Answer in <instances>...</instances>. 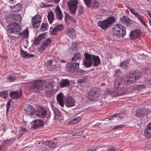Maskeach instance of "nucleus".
<instances>
[{
    "label": "nucleus",
    "instance_id": "nucleus-1",
    "mask_svg": "<svg viewBox=\"0 0 151 151\" xmlns=\"http://www.w3.org/2000/svg\"><path fill=\"white\" fill-rule=\"evenodd\" d=\"M6 20L9 23L7 26V31L10 34H19L22 29L19 24L22 21L20 14L15 13L9 14L7 16Z\"/></svg>",
    "mask_w": 151,
    "mask_h": 151
},
{
    "label": "nucleus",
    "instance_id": "nucleus-2",
    "mask_svg": "<svg viewBox=\"0 0 151 151\" xmlns=\"http://www.w3.org/2000/svg\"><path fill=\"white\" fill-rule=\"evenodd\" d=\"M85 59L83 60V64L85 66L89 68L93 64L94 67H97L101 63V60L98 56L90 55L85 52L84 54Z\"/></svg>",
    "mask_w": 151,
    "mask_h": 151
},
{
    "label": "nucleus",
    "instance_id": "nucleus-3",
    "mask_svg": "<svg viewBox=\"0 0 151 151\" xmlns=\"http://www.w3.org/2000/svg\"><path fill=\"white\" fill-rule=\"evenodd\" d=\"M113 34L115 37L122 38L126 35V31L125 27L120 24H115L113 27Z\"/></svg>",
    "mask_w": 151,
    "mask_h": 151
},
{
    "label": "nucleus",
    "instance_id": "nucleus-4",
    "mask_svg": "<svg viewBox=\"0 0 151 151\" xmlns=\"http://www.w3.org/2000/svg\"><path fill=\"white\" fill-rule=\"evenodd\" d=\"M115 19L113 17H109L106 19L98 22V25L102 29L106 30L111 26L112 24L114 23Z\"/></svg>",
    "mask_w": 151,
    "mask_h": 151
},
{
    "label": "nucleus",
    "instance_id": "nucleus-5",
    "mask_svg": "<svg viewBox=\"0 0 151 151\" xmlns=\"http://www.w3.org/2000/svg\"><path fill=\"white\" fill-rule=\"evenodd\" d=\"M42 83L41 80H36L32 82L30 85V89L32 92L37 93H42L43 90Z\"/></svg>",
    "mask_w": 151,
    "mask_h": 151
},
{
    "label": "nucleus",
    "instance_id": "nucleus-6",
    "mask_svg": "<svg viewBox=\"0 0 151 151\" xmlns=\"http://www.w3.org/2000/svg\"><path fill=\"white\" fill-rule=\"evenodd\" d=\"M100 95L99 89L97 88L94 87L89 92L87 98L91 101H96L99 99Z\"/></svg>",
    "mask_w": 151,
    "mask_h": 151
},
{
    "label": "nucleus",
    "instance_id": "nucleus-7",
    "mask_svg": "<svg viewBox=\"0 0 151 151\" xmlns=\"http://www.w3.org/2000/svg\"><path fill=\"white\" fill-rule=\"evenodd\" d=\"M141 76V73L138 70L131 71L129 74L127 80L128 83H133L139 79Z\"/></svg>",
    "mask_w": 151,
    "mask_h": 151
},
{
    "label": "nucleus",
    "instance_id": "nucleus-8",
    "mask_svg": "<svg viewBox=\"0 0 151 151\" xmlns=\"http://www.w3.org/2000/svg\"><path fill=\"white\" fill-rule=\"evenodd\" d=\"M135 90V86H131L127 87V88L123 87L120 88L116 92V95L117 96L124 95L126 93H132Z\"/></svg>",
    "mask_w": 151,
    "mask_h": 151
},
{
    "label": "nucleus",
    "instance_id": "nucleus-9",
    "mask_svg": "<svg viewBox=\"0 0 151 151\" xmlns=\"http://www.w3.org/2000/svg\"><path fill=\"white\" fill-rule=\"evenodd\" d=\"M79 63L78 62H72L69 63L66 67V70L70 73L76 72L79 66Z\"/></svg>",
    "mask_w": 151,
    "mask_h": 151
},
{
    "label": "nucleus",
    "instance_id": "nucleus-10",
    "mask_svg": "<svg viewBox=\"0 0 151 151\" xmlns=\"http://www.w3.org/2000/svg\"><path fill=\"white\" fill-rule=\"evenodd\" d=\"M78 1L77 0H70L67 2V4L70 12L73 15L76 13L77 8Z\"/></svg>",
    "mask_w": 151,
    "mask_h": 151
},
{
    "label": "nucleus",
    "instance_id": "nucleus-11",
    "mask_svg": "<svg viewBox=\"0 0 151 151\" xmlns=\"http://www.w3.org/2000/svg\"><path fill=\"white\" fill-rule=\"evenodd\" d=\"M42 17L39 15H35L32 18V26L35 28H37L41 22Z\"/></svg>",
    "mask_w": 151,
    "mask_h": 151
},
{
    "label": "nucleus",
    "instance_id": "nucleus-12",
    "mask_svg": "<svg viewBox=\"0 0 151 151\" xmlns=\"http://www.w3.org/2000/svg\"><path fill=\"white\" fill-rule=\"evenodd\" d=\"M24 110L26 114L30 115L31 118L34 117V114L35 113V111L32 106L30 105H27Z\"/></svg>",
    "mask_w": 151,
    "mask_h": 151
},
{
    "label": "nucleus",
    "instance_id": "nucleus-13",
    "mask_svg": "<svg viewBox=\"0 0 151 151\" xmlns=\"http://www.w3.org/2000/svg\"><path fill=\"white\" fill-rule=\"evenodd\" d=\"M142 31L139 29H135L131 31L129 35V37L131 39H135L139 36L141 35L142 33Z\"/></svg>",
    "mask_w": 151,
    "mask_h": 151
},
{
    "label": "nucleus",
    "instance_id": "nucleus-14",
    "mask_svg": "<svg viewBox=\"0 0 151 151\" xmlns=\"http://www.w3.org/2000/svg\"><path fill=\"white\" fill-rule=\"evenodd\" d=\"M44 125L43 121L41 119L35 120L32 122L31 127L33 129H36L39 127Z\"/></svg>",
    "mask_w": 151,
    "mask_h": 151
},
{
    "label": "nucleus",
    "instance_id": "nucleus-15",
    "mask_svg": "<svg viewBox=\"0 0 151 151\" xmlns=\"http://www.w3.org/2000/svg\"><path fill=\"white\" fill-rule=\"evenodd\" d=\"M40 118H44L47 115V111L44 108H42L35 112V114Z\"/></svg>",
    "mask_w": 151,
    "mask_h": 151
},
{
    "label": "nucleus",
    "instance_id": "nucleus-16",
    "mask_svg": "<svg viewBox=\"0 0 151 151\" xmlns=\"http://www.w3.org/2000/svg\"><path fill=\"white\" fill-rule=\"evenodd\" d=\"M144 135L147 139L151 137V123L148 124L144 129Z\"/></svg>",
    "mask_w": 151,
    "mask_h": 151
},
{
    "label": "nucleus",
    "instance_id": "nucleus-17",
    "mask_svg": "<svg viewBox=\"0 0 151 151\" xmlns=\"http://www.w3.org/2000/svg\"><path fill=\"white\" fill-rule=\"evenodd\" d=\"M65 105L66 107L69 108L75 105V101L71 96H68L66 99Z\"/></svg>",
    "mask_w": 151,
    "mask_h": 151
},
{
    "label": "nucleus",
    "instance_id": "nucleus-18",
    "mask_svg": "<svg viewBox=\"0 0 151 151\" xmlns=\"http://www.w3.org/2000/svg\"><path fill=\"white\" fill-rule=\"evenodd\" d=\"M55 12L57 19L60 20H62L63 17V14L58 6H57L56 7L55 9Z\"/></svg>",
    "mask_w": 151,
    "mask_h": 151
},
{
    "label": "nucleus",
    "instance_id": "nucleus-19",
    "mask_svg": "<svg viewBox=\"0 0 151 151\" xmlns=\"http://www.w3.org/2000/svg\"><path fill=\"white\" fill-rule=\"evenodd\" d=\"M43 90L42 93L44 92L48 96L52 95V88L50 85L46 86H45L42 85Z\"/></svg>",
    "mask_w": 151,
    "mask_h": 151
},
{
    "label": "nucleus",
    "instance_id": "nucleus-20",
    "mask_svg": "<svg viewBox=\"0 0 151 151\" xmlns=\"http://www.w3.org/2000/svg\"><path fill=\"white\" fill-rule=\"evenodd\" d=\"M63 28V26L62 24H59L55 26L52 31V34L53 35H56L58 32L61 31Z\"/></svg>",
    "mask_w": 151,
    "mask_h": 151
},
{
    "label": "nucleus",
    "instance_id": "nucleus-21",
    "mask_svg": "<svg viewBox=\"0 0 151 151\" xmlns=\"http://www.w3.org/2000/svg\"><path fill=\"white\" fill-rule=\"evenodd\" d=\"M9 96L12 99H17L20 98L21 96V92L17 91H11L9 94Z\"/></svg>",
    "mask_w": 151,
    "mask_h": 151
},
{
    "label": "nucleus",
    "instance_id": "nucleus-22",
    "mask_svg": "<svg viewBox=\"0 0 151 151\" xmlns=\"http://www.w3.org/2000/svg\"><path fill=\"white\" fill-rule=\"evenodd\" d=\"M122 78L119 76L117 77L114 82V88L117 90L122 84Z\"/></svg>",
    "mask_w": 151,
    "mask_h": 151
},
{
    "label": "nucleus",
    "instance_id": "nucleus-23",
    "mask_svg": "<svg viewBox=\"0 0 151 151\" xmlns=\"http://www.w3.org/2000/svg\"><path fill=\"white\" fill-rule=\"evenodd\" d=\"M51 43V40L49 38H47L46 40L43 41V43L41 45L40 50L42 51H43Z\"/></svg>",
    "mask_w": 151,
    "mask_h": 151
},
{
    "label": "nucleus",
    "instance_id": "nucleus-24",
    "mask_svg": "<svg viewBox=\"0 0 151 151\" xmlns=\"http://www.w3.org/2000/svg\"><path fill=\"white\" fill-rule=\"evenodd\" d=\"M63 93H60L57 95L56 98L58 103L62 107L64 105L63 100Z\"/></svg>",
    "mask_w": 151,
    "mask_h": 151
},
{
    "label": "nucleus",
    "instance_id": "nucleus-25",
    "mask_svg": "<svg viewBox=\"0 0 151 151\" xmlns=\"http://www.w3.org/2000/svg\"><path fill=\"white\" fill-rule=\"evenodd\" d=\"M146 115L147 112L145 109H139L136 111L135 115L138 117H140Z\"/></svg>",
    "mask_w": 151,
    "mask_h": 151
},
{
    "label": "nucleus",
    "instance_id": "nucleus-26",
    "mask_svg": "<svg viewBox=\"0 0 151 151\" xmlns=\"http://www.w3.org/2000/svg\"><path fill=\"white\" fill-rule=\"evenodd\" d=\"M81 57L82 55L80 53V52L77 51L71 58L72 61L74 62H78L77 61L81 60Z\"/></svg>",
    "mask_w": 151,
    "mask_h": 151
},
{
    "label": "nucleus",
    "instance_id": "nucleus-27",
    "mask_svg": "<svg viewBox=\"0 0 151 151\" xmlns=\"http://www.w3.org/2000/svg\"><path fill=\"white\" fill-rule=\"evenodd\" d=\"M43 143L52 149H54L57 146V144L52 141H46L43 142Z\"/></svg>",
    "mask_w": 151,
    "mask_h": 151
},
{
    "label": "nucleus",
    "instance_id": "nucleus-28",
    "mask_svg": "<svg viewBox=\"0 0 151 151\" xmlns=\"http://www.w3.org/2000/svg\"><path fill=\"white\" fill-rule=\"evenodd\" d=\"M60 84L61 88L68 87L70 84L69 81L67 79H62L60 82Z\"/></svg>",
    "mask_w": 151,
    "mask_h": 151
},
{
    "label": "nucleus",
    "instance_id": "nucleus-29",
    "mask_svg": "<svg viewBox=\"0 0 151 151\" xmlns=\"http://www.w3.org/2000/svg\"><path fill=\"white\" fill-rule=\"evenodd\" d=\"M66 34L72 39H73L76 35L74 30L72 28H69L67 29Z\"/></svg>",
    "mask_w": 151,
    "mask_h": 151
},
{
    "label": "nucleus",
    "instance_id": "nucleus-30",
    "mask_svg": "<svg viewBox=\"0 0 151 151\" xmlns=\"http://www.w3.org/2000/svg\"><path fill=\"white\" fill-rule=\"evenodd\" d=\"M120 20L127 26H129L132 24L131 20L126 16H123L120 19Z\"/></svg>",
    "mask_w": 151,
    "mask_h": 151
},
{
    "label": "nucleus",
    "instance_id": "nucleus-31",
    "mask_svg": "<svg viewBox=\"0 0 151 151\" xmlns=\"http://www.w3.org/2000/svg\"><path fill=\"white\" fill-rule=\"evenodd\" d=\"M52 109L55 114L54 118L55 119H58L61 116V113L57 109V108L55 107H52Z\"/></svg>",
    "mask_w": 151,
    "mask_h": 151
},
{
    "label": "nucleus",
    "instance_id": "nucleus-32",
    "mask_svg": "<svg viewBox=\"0 0 151 151\" xmlns=\"http://www.w3.org/2000/svg\"><path fill=\"white\" fill-rule=\"evenodd\" d=\"M45 35L43 34L40 35H39L35 40L34 43L36 45H38L40 43V41L44 39Z\"/></svg>",
    "mask_w": 151,
    "mask_h": 151
},
{
    "label": "nucleus",
    "instance_id": "nucleus-33",
    "mask_svg": "<svg viewBox=\"0 0 151 151\" xmlns=\"http://www.w3.org/2000/svg\"><path fill=\"white\" fill-rule=\"evenodd\" d=\"M20 52L22 56L24 58H30L34 56V55L27 53L26 51L23 50L22 48L21 49Z\"/></svg>",
    "mask_w": 151,
    "mask_h": 151
},
{
    "label": "nucleus",
    "instance_id": "nucleus-34",
    "mask_svg": "<svg viewBox=\"0 0 151 151\" xmlns=\"http://www.w3.org/2000/svg\"><path fill=\"white\" fill-rule=\"evenodd\" d=\"M54 13L52 11L49 12L47 18L50 24H52L53 22L54 19Z\"/></svg>",
    "mask_w": 151,
    "mask_h": 151
},
{
    "label": "nucleus",
    "instance_id": "nucleus-35",
    "mask_svg": "<svg viewBox=\"0 0 151 151\" xmlns=\"http://www.w3.org/2000/svg\"><path fill=\"white\" fill-rule=\"evenodd\" d=\"M129 63L128 60H124L121 63L119 66L124 69H126L127 68Z\"/></svg>",
    "mask_w": 151,
    "mask_h": 151
},
{
    "label": "nucleus",
    "instance_id": "nucleus-36",
    "mask_svg": "<svg viewBox=\"0 0 151 151\" xmlns=\"http://www.w3.org/2000/svg\"><path fill=\"white\" fill-rule=\"evenodd\" d=\"M19 35L22 36L23 38H27L29 36V32L28 30H26L23 31L22 32H19Z\"/></svg>",
    "mask_w": 151,
    "mask_h": 151
},
{
    "label": "nucleus",
    "instance_id": "nucleus-37",
    "mask_svg": "<svg viewBox=\"0 0 151 151\" xmlns=\"http://www.w3.org/2000/svg\"><path fill=\"white\" fill-rule=\"evenodd\" d=\"M81 119L80 116H77L71 120L70 122V124H74L78 123Z\"/></svg>",
    "mask_w": 151,
    "mask_h": 151
},
{
    "label": "nucleus",
    "instance_id": "nucleus-38",
    "mask_svg": "<svg viewBox=\"0 0 151 151\" xmlns=\"http://www.w3.org/2000/svg\"><path fill=\"white\" fill-rule=\"evenodd\" d=\"M14 11L15 12H19L22 9V7H21V5L19 4L15 5L14 6Z\"/></svg>",
    "mask_w": 151,
    "mask_h": 151
},
{
    "label": "nucleus",
    "instance_id": "nucleus-39",
    "mask_svg": "<svg viewBox=\"0 0 151 151\" xmlns=\"http://www.w3.org/2000/svg\"><path fill=\"white\" fill-rule=\"evenodd\" d=\"M48 27L47 23H43L41 27V30L42 31H45L47 30Z\"/></svg>",
    "mask_w": 151,
    "mask_h": 151
},
{
    "label": "nucleus",
    "instance_id": "nucleus-40",
    "mask_svg": "<svg viewBox=\"0 0 151 151\" xmlns=\"http://www.w3.org/2000/svg\"><path fill=\"white\" fill-rule=\"evenodd\" d=\"M8 93L7 91H4L0 92V96L6 99L7 98Z\"/></svg>",
    "mask_w": 151,
    "mask_h": 151
},
{
    "label": "nucleus",
    "instance_id": "nucleus-41",
    "mask_svg": "<svg viewBox=\"0 0 151 151\" xmlns=\"http://www.w3.org/2000/svg\"><path fill=\"white\" fill-rule=\"evenodd\" d=\"M135 86V90L141 91L145 88V86L143 85H139Z\"/></svg>",
    "mask_w": 151,
    "mask_h": 151
},
{
    "label": "nucleus",
    "instance_id": "nucleus-42",
    "mask_svg": "<svg viewBox=\"0 0 151 151\" xmlns=\"http://www.w3.org/2000/svg\"><path fill=\"white\" fill-rule=\"evenodd\" d=\"M7 79L10 81H13L16 79V76L12 75H10L7 77Z\"/></svg>",
    "mask_w": 151,
    "mask_h": 151
},
{
    "label": "nucleus",
    "instance_id": "nucleus-43",
    "mask_svg": "<svg viewBox=\"0 0 151 151\" xmlns=\"http://www.w3.org/2000/svg\"><path fill=\"white\" fill-rule=\"evenodd\" d=\"M124 114H116L113 115V117L117 116L119 118V119H122L124 117Z\"/></svg>",
    "mask_w": 151,
    "mask_h": 151
},
{
    "label": "nucleus",
    "instance_id": "nucleus-44",
    "mask_svg": "<svg viewBox=\"0 0 151 151\" xmlns=\"http://www.w3.org/2000/svg\"><path fill=\"white\" fill-rule=\"evenodd\" d=\"M92 0H84L85 4L87 7L89 8L90 7L91 4Z\"/></svg>",
    "mask_w": 151,
    "mask_h": 151
},
{
    "label": "nucleus",
    "instance_id": "nucleus-45",
    "mask_svg": "<svg viewBox=\"0 0 151 151\" xmlns=\"http://www.w3.org/2000/svg\"><path fill=\"white\" fill-rule=\"evenodd\" d=\"M87 79V77H85L78 80V82L79 83H82L86 81Z\"/></svg>",
    "mask_w": 151,
    "mask_h": 151
},
{
    "label": "nucleus",
    "instance_id": "nucleus-46",
    "mask_svg": "<svg viewBox=\"0 0 151 151\" xmlns=\"http://www.w3.org/2000/svg\"><path fill=\"white\" fill-rule=\"evenodd\" d=\"M99 4L98 2L97 1H95L93 3L92 7L93 8H97L99 7Z\"/></svg>",
    "mask_w": 151,
    "mask_h": 151
},
{
    "label": "nucleus",
    "instance_id": "nucleus-47",
    "mask_svg": "<svg viewBox=\"0 0 151 151\" xmlns=\"http://www.w3.org/2000/svg\"><path fill=\"white\" fill-rule=\"evenodd\" d=\"M83 7L82 6L80 5L79 7L78 14L79 15H80L83 13Z\"/></svg>",
    "mask_w": 151,
    "mask_h": 151
},
{
    "label": "nucleus",
    "instance_id": "nucleus-48",
    "mask_svg": "<svg viewBox=\"0 0 151 151\" xmlns=\"http://www.w3.org/2000/svg\"><path fill=\"white\" fill-rule=\"evenodd\" d=\"M123 124L117 125L113 128V129H116L119 128H122L123 127Z\"/></svg>",
    "mask_w": 151,
    "mask_h": 151
},
{
    "label": "nucleus",
    "instance_id": "nucleus-49",
    "mask_svg": "<svg viewBox=\"0 0 151 151\" xmlns=\"http://www.w3.org/2000/svg\"><path fill=\"white\" fill-rule=\"evenodd\" d=\"M84 131L83 130L79 131L76 132V134L77 135L79 136L84 134Z\"/></svg>",
    "mask_w": 151,
    "mask_h": 151
},
{
    "label": "nucleus",
    "instance_id": "nucleus-50",
    "mask_svg": "<svg viewBox=\"0 0 151 151\" xmlns=\"http://www.w3.org/2000/svg\"><path fill=\"white\" fill-rule=\"evenodd\" d=\"M97 147L95 146H94L91 148H90L87 150V151H95Z\"/></svg>",
    "mask_w": 151,
    "mask_h": 151
},
{
    "label": "nucleus",
    "instance_id": "nucleus-51",
    "mask_svg": "<svg viewBox=\"0 0 151 151\" xmlns=\"http://www.w3.org/2000/svg\"><path fill=\"white\" fill-rule=\"evenodd\" d=\"M116 148L112 146L109 147V151H115Z\"/></svg>",
    "mask_w": 151,
    "mask_h": 151
},
{
    "label": "nucleus",
    "instance_id": "nucleus-52",
    "mask_svg": "<svg viewBox=\"0 0 151 151\" xmlns=\"http://www.w3.org/2000/svg\"><path fill=\"white\" fill-rule=\"evenodd\" d=\"M135 16V17L139 19H140L141 17L140 16V15H139V14H138V13L136 12L134 14Z\"/></svg>",
    "mask_w": 151,
    "mask_h": 151
},
{
    "label": "nucleus",
    "instance_id": "nucleus-53",
    "mask_svg": "<svg viewBox=\"0 0 151 151\" xmlns=\"http://www.w3.org/2000/svg\"><path fill=\"white\" fill-rule=\"evenodd\" d=\"M147 84L151 85V79H147L146 80Z\"/></svg>",
    "mask_w": 151,
    "mask_h": 151
},
{
    "label": "nucleus",
    "instance_id": "nucleus-54",
    "mask_svg": "<svg viewBox=\"0 0 151 151\" xmlns=\"http://www.w3.org/2000/svg\"><path fill=\"white\" fill-rule=\"evenodd\" d=\"M139 20H140V22L142 23L146 27H147V25L146 24H145L144 22L141 19V18L139 19Z\"/></svg>",
    "mask_w": 151,
    "mask_h": 151
},
{
    "label": "nucleus",
    "instance_id": "nucleus-55",
    "mask_svg": "<svg viewBox=\"0 0 151 151\" xmlns=\"http://www.w3.org/2000/svg\"><path fill=\"white\" fill-rule=\"evenodd\" d=\"M129 10H130L131 12L133 14H134L136 12L133 9H129Z\"/></svg>",
    "mask_w": 151,
    "mask_h": 151
},
{
    "label": "nucleus",
    "instance_id": "nucleus-56",
    "mask_svg": "<svg viewBox=\"0 0 151 151\" xmlns=\"http://www.w3.org/2000/svg\"><path fill=\"white\" fill-rule=\"evenodd\" d=\"M11 100H9L7 102V107H10V104H11Z\"/></svg>",
    "mask_w": 151,
    "mask_h": 151
},
{
    "label": "nucleus",
    "instance_id": "nucleus-57",
    "mask_svg": "<svg viewBox=\"0 0 151 151\" xmlns=\"http://www.w3.org/2000/svg\"><path fill=\"white\" fill-rule=\"evenodd\" d=\"M115 75L116 76H117L119 74V73L120 72V70H115Z\"/></svg>",
    "mask_w": 151,
    "mask_h": 151
},
{
    "label": "nucleus",
    "instance_id": "nucleus-58",
    "mask_svg": "<svg viewBox=\"0 0 151 151\" xmlns=\"http://www.w3.org/2000/svg\"><path fill=\"white\" fill-rule=\"evenodd\" d=\"M70 16L68 14L65 15V22L66 23H67L66 22V18H70Z\"/></svg>",
    "mask_w": 151,
    "mask_h": 151
},
{
    "label": "nucleus",
    "instance_id": "nucleus-59",
    "mask_svg": "<svg viewBox=\"0 0 151 151\" xmlns=\"http://www.w3.org/2000/svg\"><path fill=\"white\" fill-rule=\"evenodd\" d=\"M21 129L24 132H25L27 131V130L25 128H23V127H21Z\"/></svg>",
    "mask_w": 151,
    "mask_h": 151
},
{
    "label": "nucleus",
    "instance_id": "nucleus-60",
    "mask_svg": "<svg viewBox=\"0 0 151 151\" xmlns=\"http://www.w3.org/2000/svg\"><path fill=\"white\" fill-rule=\"evenodd\" d=\"M52 62H53L52 60V59L49 60L48 65H51L52 64Z\"/></svg>",
    "mask_w": 151,
    "mask_h": 151
},
{
    "label": "nucleus",
    "instance_id": "nucleus-61",
    "mask_svg": "<svg viewBox=\"0 0 151 151\" xmlns=\"http://www.w3.org/2000/svg\"><path fill=\"white\" fill-rule=\"evenodd\" d=\"M149 69H147L146 68H145L144 69V70H145V71L144 72V74H146V73H147V71H149Z\"/></svg>",
    "mask_w": 151,
    "mask_h": 151
},
{
    "label": "nucleus",
    "instance_id": "nucleus-62",
    "mask_svg": "<svg viewBox=\"0 0 151 151\" xmlns=\"http://www.w3.org/2000/svg\"><path fill=\"white\" fill-rule=\"evenodd\" d=\"M147 14L151 19V12L150 11H148L147 12Z\"/></svg>",
    "mask_w": 151,
    "mask_h": 151
},
{
    "label": "nucleus",
    "instance_id": "nucleus-63",
    "mask_svg": "<svg viewBox=\"0 0 151 151\" xmlns=\"http://www.w3.org/2000/svg\"><path fill=\"white\" fill-rule=\"evenodd\" d=\"M72 45L73 46H74L75 48H76V47L77 45V44L76 43H73Z\"/></svg>",
    "mask_w": 151,
    "mask_h": 151
},
{
    "label": "nucleus",
    "instance_id": "nucleus-64",
    "mask_svg": "<svg viewBox=\"0 0 151 151\" xmlns=\"http://www.w3.org/2000/svg\"><path fill=\"white\" fill-rule=\"evenodd\" d=\"M42 151H50L49 150L47 149H45L42 150Z\"/></svg>",
    "mask_w": 151,
    "mask_h": 151
}]
</instances>
